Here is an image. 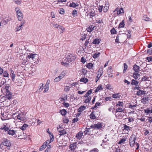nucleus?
Returning <instances> with one entry per match:
<instances>
[{"label": "nucleus", "mask_w": 152, "mask_h": 152, "mask_svg": "<svg viewBox=\"0 0 152 152\" xmlns=\"http://www.w3.org/2000/svg\"><path fill=\"white\" fill-rule=\"evenodd\" d=\"M21 132V130L15 131L13 129H9L8 131V133L9 135H12L15 137H17V136L21 135V134H20V132Z\"/></svg>", "instance_id": "2"}, {"label": "nucleus", "mask_w": 152, "mask_h": 152, "mask_svg": "<svg viewBox=\"0 0 152 152\" xmlns=\"http://www.w3.org/2000/svg\"><path fill=\"white\" fill-rule=\"evenodd\" d=\"M124 13L123 9L122 7H121L119 10H118L117 14L119 15L121 13Z\"/></svg>", "instance_id": "44"}, {"label": "nucleus", "mask_w": 152, "mask_h": 152, "mask_svg": "<svg viewBox=\"0 0 152 152\" xmlns=\"http://www.w3.org/2000/svg\"><path fill=\"white\" fill-rule=\"evenodd\" d=\"M63 121L64 123L67 124L69 122V120L68 118H64Z\"/></svg>", "instance_id": "61"}, {"label": "nucleus", "mask_w": 152, "mask_h": 152, "mask_svg": "<svg viewBox=\"0 0 152 152\" xmlns=\"http://www.w3.org/2000/svg\"><path fill=\"white\" fill-rule=\"evenodd\" d=\"M128 68V66L126 63L124 64V69L123 70V73H125Z\"/></svg>", "instance_id": "52"}, {"label": "nucleus", "mask_w": 152, "mask_h": 152, "mask_svg": "<svg viewBox=\"0 0 152 152\" xmlns=\"http://www.w3.org/2000/svg\"><path fill=\"white\" fill-rule=\"evenodd\" d=\"M70 88L68 86H66L64 89V91L66 92L69 91L70 90Z\"/></svg>", "instance_id": "54"}, {"label": "nucleus", "mask_w": 152, "mask_h": 152, "mask_svg": "<svg viewBox=\"0 0 152 152\" xmlns=\"http://www.w3.org/2000/svg\"><path fill=\"white\" fill-rule=\"evenodd\" d=\"M145 94V91L140 89L139 91L137 92V94L139 96L140 95H143Z\"/></svg>", "instance_id": "35"}, {"label": "nucleus", "mask_w": 152, "mask_h": 152, "mask_svg": "<svg viewBox=\"0 0 152 152\" xmlns=\"http://www.w3.org/2000/svg\"><path fill=\"white\" fill-rule=\"evenodd\" d=\"M90 128H86L85 129V130L84 132V133L86 134H90Z\"/></svg>", "instance_id": "30"}, {"label": "nucleus", "mask_w": 152, "mask_h": 152, "mask_svg": "<svg viewBox=\"0 0 152 152\" xmlns=\"http://www.w3.org/2000/svg\"><path fill=\"white\" fill-rule=\"evenodd\" d=\"M16 117L18 119L21 121H24L26 119L25 115L23 113H20L17 115Z\"/></svg>", "instance_id": "10"}, {"label": "nucleus", "mask_w": 152, "mask_h": 152, "mask_svg": "<svg viewBox=\"0 0 152 152\" xmlns=\"http://www.w3.org/2000/svg\"><path fill=\"white\" fill-rule=\"evenodd\" d=\"M43 86V84L42 83H41V84H40V85H39V92H41L42 91L43 89V88H44Z\"/></svg>", "instance_id": "43"}, {"label": "nucleus", "mask_w": 152, "mask_h": 152, "mask_svg": "<svg viewBox=\"0 0 152 152\" xmlns=\"http://www.w3.org/2000/svg\"><path fill=\"white\" fill-rule=\"evenodd\" d=\"M81 82H83L84 83H86L88 81V80L87 78L83 77L81 78L80 80Z\"/></svg>", "instance_id": "39"}, {"label": "nucleus", "mask_w": 152, "mask_h": 152, "mask_svg": "<svg viewBox=\"0 0 152 152\" xmlns=\"http://www.w3.org/2000/svg\"><path fill=\"white\" fill-rule=\"evenodd\" d=\"M100 54V52H98L97 53H95L93 55V56L94 58H96L99 56Z\"/></svg>", "instance_id": "42"}, {"label": "nucleus", "mask_w": 152, "mask_h": 152, "mask_svg": "<svg viewBox=\"0 0 152 152\" xmlns=\"http://www.w3.org/2000/svg\"><path fill=\"white\" fill-rule=\"evenodd\" d=\"M101 40L98 39H94L92 42V43L95 45L99 44Z\"/></svg>", "instance_id": "24"}, {"label": "nucleus", "mask_w": 152, "mask_h": 152, "mask_svg": "<svg viewBox=\"0 0 152 152\" xmlns=\"http://www.w3.org/2000/svg\"><path fill=\"white\" fill-rule=\"evenodd\" d=\"M149 100V98L148 97H145L141 99V102L143 104H146Z\"/></svg>", "instance_id": "20"}, {"label": "nucleus", "mask_w": 152, "mask_h": 152, "mask_svg": "<svg viewBox=\"0 0 152 152\" xmlns=\"http://www.w3.org/2000/svg\"><path fill=\"white\" fill-rule=\"evenodd\" d=\"M123 104H124V103L123 102L119 101L116 104V107H118V106H119V107H124Z\"/></svg>", "instance_id": "38"}, {"label": "nucleus", "mask_w": 152, "mask_h": 152, "mask_svg": "<svg viewBox=\"0 0 152 152\" xmlns=\"http://www.w3.org/2000/svg\"><path fill=\"white\" fill-rule=\"evenodd\" d=\"M63 104L64 106L66 107H68L69 106V104L66 102H64L63 103Z\"/></svg>", "instance_id": "62"}, {"label": "nucleus", "mask_w": 152, "mask_h": 152, "mask_svg": "<svg viewBox=\"0 0 152 152\" xmlns=\"http://www.w3.org/2000/svg\"><path fill=\"white\" fill-rule=\"evenodd\" d=\"M140 76V75L138 73H134L133 75V77L136 80L138 79Z\"/></svg>", "instance_id": "28"}, {"label": "nucleus", "mask_w": 152, "mask_h": 152, "mask_svg": "<svg viewBox=\"0 0 152 152\" xmlns=\"http://www.w3.org/2000/svg\"><path fill=\"white\" fill-rule=\"evenodd\" d=\"M103 6L102 5H99L98 7V10L99 12H102Z\"/></svg>", "instance_id": "53"}, {"label": "nucleus", "mask_w": 152, "mask_h": 152, "mask_svg": "<svg viewBox=\"0 0 152 152\" xmlns=\"http://www.w3.org/2000/svg\"><path fill=\"white\" fill-rule=\"evenodd\" d=\"M108 6L105 5L103 9V11L105 12H106L108 9Z\"/></svg>", "instance_id": "57"}, {"label": "nucleus", "mask_w": 152, "mask_h": 152, "mask_svg": "<svg viewBox=\"0 0 152 152\" xmlns=\"http://www.w3.org/2000/svg\"><path fill=\"white\" fill-rule=\"evenodd\" d=\"M86 67L88 69H92L94 67V65L92 63H89L87 64L86 65Z\"/></svg>", "instance_id": "37"}, {"label": "nucleus", "mask_w": 152, "mask_h": 152, "mask_svg": "<svg viewBox=\"0 0 152 152\" xmlns=\"http://www.w3.org/2000/svg\"><path fill=\"white\" fill-rule=\"evenodd\" d=\"M104 137V139L102 141L104 142L105 144H108L110 143V141L109 139H107L106 137V135Z\"/></svg>", "instance_id": "29"}, {"label": "nucleus", "mask_w": 152, "mask_h": 152, "mask_svg": "<svg viewBox=\"0 0 152 152\" xmlns=\"http://www.w3.org/2000/svg\"><path fill=\"white\" fill-rule=\"evenodd\" d=\"M103 73V68L102 66L100 67L97 73V75L95 79L96 82H97L99 79L100 77L102 75Z\"/></svg>", "instance_id": "4"}, {"label": "nucleus", "mask_w": 152, "mask_h": 152, "mask_svg": "<svg viewBox=\"0 0 152 152\" xmlns=\"http://www.w3.org/2000/svg\"><path fill=\"white\" fill-rule=\"evenodd\" d=\"M59 12L60 14H63L64 12V10L63 8H61L59 9Z\"/></svg>", "instance_id": "58"}, {"label": "nucleus", "mask_w": 152, "mask_h": 152, "mask_svg": "<svg viewBox=\"0 0 152 152\" xmlns=\"http://www.w3.org/2000/svg\"><path fill=\"white\" fill-rule=\"evenodd\" d=\"M90 118H91L92 119H95L96 118V117H95L93 112H92L91 113V114L90 115Z\"/></svg>", "instance_id": "51"}, {"label": "nucleus", "mask_w": 152, "mask_h": 152, "mask_svg": "<svg viewBox=\"0 0 152 152\" xmlns=\"http://www.w3.org/2000/svg\"><path fill=\"white\" fill-rule=\"evenodd\" d=\"M69 62H68V59L66 58L61 62V64L64 66L67 67L69 65Z\"/></svg>", "instance_id": "12"}, {"label": "nucleus", "mask_w": 152, "mask_h": 152, "mask_svg": "<svg viewBox=\"0 0 152 152\" xmlns=\"http://www.w3.org/2000/svg\"><path fill=\"white\" fill-rule=\"evenodd\" d=\"M103 88L102 86L101 85H100L96 88V89L95 90V92H98L100 90H102Z\"/></svg>", "instance_id": "32"}, {"label": "nucleus", "mask_w": 152, "mask_h": 152, "mask_svg": "<svg viewBox=\"0 0 152 152\" xmlns=\"http://www.w3.org/2000/svg\"><path fill=\"white\" fill-rule=\"evenodd\" d=\"M91 96H89L86 99L84 102L85 103H88L91 101Z\"/></svg>", "instance_id": "47"}, {"label": "nucleus", "mask_w": 152, "mask_h": 152, "mask_svg": "<svg viewBox=\"0 0 152 152\" xmlns=\"http://www.w3.org/2000/svg\"><path fill=\"white\" fill-rule=\"evenodd\" d=\"M15 11L17 15V17L18 20L21 21L23 19V14L18 7H16L15 8Z\"/></svg>", "instance_id": "3"}, {"label": "nucleus", "mask_w": 152, "mask_h": 152, "mask_svg": "<svg viewBox=\"0 0 152 152\" xmlns=\"http://www.w3.org/2000/svg\"><path fill=\"white\" fill-rule=\"evenodd\" d=\"M27 58H28L29 59L31 58L33 62L35 63L38 60L39 56H38L36 54H32L31 53L28 56Z\"/></svg>", "instance_id": "5"}, {"label": "nucleus", "mask_w": 152, "mask_h": 152, "mask_svg": "<svg viewBox=\"0 0 152 152\" xmlns=\"http://www.w3.org/2000/svg\"><path fill=\"white\" fill-rule=\"evenodd\" d=\"M53 141V137H52L50 139V140H47L39 148V150L42 151L44 150L48 145Z\"/></svg>", "instance_id": "6"}, {"label": "nucleus", "mask_w": 152, "mask_h": 152, "mask_svg": "<svg viewBox=\"0 0 152 152\" xmlns=\"http://www.w3.org/2000/svg\"><path fill=\"white\" fill-rule=\"evenodd\" d=\"M99 150L97 148H95L93 149L90 152H98Z\"/></svg>", "instance_id": "64"}, {"label": "nucleus", "mask_w": 152, "mask_h": 152, "mask_svg": "<svg viewBox=\"0 0 152 152\" xmlns=\"http://www.w3.org/2000/svg\"><path fill=\"white\" fill-rule=\"evenodd\" d=\"M139 83V82L138 80H136L134 79H132V80L131 84L132 85H137Z\"/></svg>", "instance_id": "23"}, {"label": "nucleus", "mask_w": 152, "mask_h": 152, "mask_svg": "<svg viewBox=\"0 0 152 152\" xmlns=\"http://www.w3.org/2000/svg\"><path fill=\"white\" fill-rule=\"evenodd\" d=\"M86 107L84 106H81L78 109V111L79 112H81L83 110L86 109Z\"/></svg>", "instance_id": "31"}, {"label": "nucleus", "mask_w": 152, "mask_h": 152, "mask_svg": "<svg viewBox=\"0 0 152 152\" xmlns=\"http://www.w3.org/2000/svg\"><path fill=\"white\" fill-rule=\"evenodd\" d=\"M125 24L124 20H123L119 24V28H123L124 27Z\"/></svg>", "instance_id": "50"}, {"label": "nucleus", "mask_w": 152, "mask_h": 152, "mask_svg": "<svg viewBox=\"0 0 152 152\" xmlns=\"http://www.w3.org/2000/svg\"><path fill=\"white\" fill-rule=\"evenodd\" d=\"M89 39H88V40H87L86 41L85 43L84 44V47H85V48L86 47L88 46V44L89 43Z\"/></svg>", "instance_id": "60"}, {"label": "nucleus", "mask_w": 152, "mask_h": 152, "mask_svg": "<svg viewBox=\"0 0 152 152\" xmlns=\"http://www.w3.org/2000/svg\"><path fill=\"white\" fill-rule=\"evenodd\" d=\"M50 80H48L47 81L46 84L44 87V90L43 91L44 93H45L48 91L49 89V85L50 84Z\"/></svg>", "instance_id": "13"}, {"label": "nucleus", "mask_w": 152, "mask_h": 152, "mask_svg": "<svg viewBox=\"0 0 152 152\" xmlns=\"http://www.w3.org/2000/svg\"><path fill=\"white\" fill-rule=\"evenodd\" d=\"M121 96L119 93L115 94L112 95L113 98L116 99H120Z\"/></svg>", "instance_id": "18"}, {"label": "nucleus", "mask_w": 152, "mask_h": 152, "mask_svg": "<svg viewBox=\"0 0 152 152\" xmlns=\"http://www.w3.org/2000/svg\"><path fill=\"white\" fill-rule=\"evenodd\" d=\"M83 133L81 132H79L76 135V137L78 139L80 140L81 138L83 136Z\"/></svg>", "instance_id": "19"}, {"label": "nucleus", "mask_w": 152, "mask_h": 152, "mask_svg": "<svg viewBox=\"0 0 152 152\" xmlns=\"http://www.w3.org/2000/svg\"><path fill=\"white\" fill-rule=\"evenodd\" d=\"M59 113H60L63 116H64L66 115L67 111L64 109H63L59 111Z\"/></svg>", "instance_id": "27"}, {"label": "nucleus", "mask_w": 152, "mask_h": 152, "mask_svg": "<svg viewBox=\"0 0 152 152\" xmlns=\"http://www.w3.org/2000/svg\"><path fill=\"white\" fill-rule=\"evenodd\" d=\"M3 75L5 77H8L9 74L8 72L6 71H5L3 72Z\"/></svg>", "instance_id": "56"}, {"label": "nucleus", "mask_w": 152, "mask_h": 152, "mask_svg": "<svg viewBox=\"0 0 152 152\" xmlns=\"http://www.w3.org/2000/svg\"><path fill=\"white\" fill-rule=\"evenodd\" d=\"M28 126V125L26 124H24L22 126H21L20 129H21L22 130H25L26 128Z\"/></svg>", "instance_id": "41"}, {"label": "nucleus", "mask_w": 152, "mask_h": 152, "mask_svg": "<svg viewBox=\"0 0 152 152\" xmlns=\"http://www.w3.org/2000/svg\"><path fill=\"white\" fill-rule=\"evenodd\" d=\"M10 76L11 77L12 80V81H14L15 79V74L13 71L12 69L10 70Z\"/></svg>", "instance_id": "15"}, {"label": "nucleus", "mask_w": 152, "mask_h": 152, "mask_svg": "<svg viewBox=\"0 0 152 152\" xmlns=\"http://www.w3.org/2000/svg\"><path fill=\"white\" fill-rule=\"evenodd\" d=\"M135 140L136 138L133 135L131 136L129 139V144L131 147H133L134 146Z\"/></svg>", "instance_id": "7"}, {"label": "nucleus", "mask_w": 152, "mask_h": 152, "mask_svg": "<svg viewBox=\"0 0 152 152\" xmlns=\"http://www.w3.org/2000/svg\"><path fill=\"white\" fill-rule=\"evenodd\" d=\"M66 58L68 59V62H70L75 60L76 58V57L74 54H69V55L67 56Z\"/></svg>", "instance_id": "9"}, {"label": "nucleus", "mask_w": 152, "mask_h": 152, "mask_svg": "<svg viewBox=\"0 0 152 152\" xmlns=\"http://www.w3.org/2000/svg\"><path fill=\"white\" fill-rule=\"evenodd\" d=\"M137 105L136 104L132 105H129V108H130L132 110H136L135 107L137 106Z\"/></svg>", "instance_id": "36"}, {"label": "nucleus", "mask_w": 152, "mask_h": 152, "mask_svg": "<svg viewBox=\"0 0 152 152\" xmlns=\"http://www.w3.org/2000/svg\"><path fill=\"white\" fill-rule=\"evenodd\" d=\"M79 6V4L78 3H71L69 4V6L71 7L75 8L76 7H77Z\"/></svg>", "instance_id": "26"}, {"label": "nucleus", "mask_w": 152, "mask_h": 152, "mask_svg": "<svg viewBox=\"0 0 152 152\" xmlns=\"http://www.w3.org/2000/svg\"><path fill=\"white\" fill-rule=\"evenodd\" d=\"M77 11L76 10H74L72 11V13L73 16H75L77 14Z\"/></svg>", "instance_id": "59"}, {"label": "nucleus", "mask_w": 152, "mask_h": 152, "mask_svg": "<svg viewBox=\"0 0 152 152\" xmlns=\"http://www.w3.org/2000/svg\"><path fill=\"white\" fill-rule=\"evenodd\" d=\"M66 74V72L64 71H63L61 74H60L59 76L61 78H63L64 77Z\"/></svg>", "instance_id": "49"}, {"label": "nucleus", "mask_w": 152, "mask_h": 152, "mask_svg": "<svg viewBox=\"0 0 152 152\" xmlns=\"http://www.w3.org/2000/svg\"><path fill=\"white\" fill-rule=\"evenodd\" d=\"M15 3L18 4H20L21 3V0H13Z\"/></svg>", "instance_id": "55"}, {"label": "nucleus", "mask_w": 152, "mask_h": 152, "mask_svg": "<svg viewBox=\"0 0 152 152\" xmlns=\"http://www.w3.org/2000/svg\"><path fill=\"white\" fill-rule=\"evenodd\" d=\"M22 27L21 26H17L15 28V31H18L22 29Z\"/></svg>", "instance_id": "48"}, {"label": "nucleus", "mask_w": 152, "mask_h": 152, "mask_svg": "<svg viewBox=\"0 0 152 152\" xmlns=\"http://www.w3.org/2000/svg\"><path fill=\"white\" fill-rule=\"evenodd\" d=\"M126 138H123L121 139L119 141L118 143V144H121L124 143V142L126 141Z\"/></svg>", "instance_id": "46"}, {"label": "nucleus", "mask_w": 152, "mask_h": 152, "mask_svg": "<svg viewBox=\"0 0 152 152\" xmlns=\"http://www.w3.org/2000/svg\"><path fill=\"white\" fill-rule=\"evenodd\" d=\"M92 90L91 89L88 91L86 94L84 96V97H87L88 96H89L90 94H91L92 92Z\"/></svg>", "instance_id": "40"}, {"label": "nucleus", "mask_w": 152, "mask_h": 152, "mask_svg": "<svg viewBox=\"0 0 152 152\" xmlns=\"http://www.w3.org/2000/svg\"><path fill=\"white\" fill-rule=\"evenodd\" d=\"M140 67L139 66L135 65L133 66V69L135 72H137L139 71Z\"/></svg>", "instance_id": "25"}, {"label": "nucleus", "mask_w": 152, "mask_h": 152, "mask_svg": "<svg viewBox=\"0 0 152 152\" xmlns=\"http://www.w3.org/2000/svg\"><path fill=\"white\" fill-rule=\"evenodd\" d=\"M94 27V26L91 25L89 27L86 29V30L88 32H91L93 31Z\"/></svg>", "instance_id": "16"}, {"label": "nucleus", "mask_w": 152, "mask_h": 152, "mask_svg": "<svg viewBox=\"0 0 152 152\" xmlns=\"http://www.w3.org/2000/svg\"><path fill=\"white\" fill-rule=\"evenodd\" d=\"M113 152H122L121 150L119 148L118 146L113 148Z\"/></svg>", "instance_id": "33"}, {"label": "nucleus", "mask_w": 152, "mask_h": 152, "mask_svg": "<svg viewBox=\"0 0 152 152\" xmlns=\"http://www.w3.org/2000/svg\"><path fill=\"white\" fill-rule=\"evenodd\" d=\"M9 127H7L6 125H4L3 126H1L0 128V129L1 130H4L5 132L8 131L9 130Z\"/></svg>", "instance_id": "22"}, {"label": "nucleus", "mask_w": 152, "mask_h": 152, "mask_svg": "<svg viewBox=\"0 0 152 152\" xmlns=\"http://www.w3.org/2000/svg\"><path fill=\"white\" fill-rule=\"evenodd\" d=\"M59 135L60 136L66 134V132L64 129H62L59 131Z\"/></svg>", "instance_id": "34"}, {"label": "nucleus", "mask_w": 152, "mask_h": 152, "mask_svg": "<svg viewBox=\"0 0 152 152\" xmlns=\"http://www.w3.org/2000/svg\"><path fill=\"white\" fill-rule=\"evenodd\" d=\"M117 107V108L116 109V112H122L124 110V107Z\"/></svg>", "instance_id": "17"}, {"label": "nucleus", "mask_w": 152, "mask_h": 152, "mask_svg": "<svg viewBox=\"0 0 152 152\" xmlns=\"http://www.w3.org/2000/svg\"><path fill=\"white\" fill-rule=\"evenodd\" d=\"M76 147L77 146L75 143L71 144L69 146L70 149H71L72 151H74L76 148Z\"/></svg>", "instance_id": "21"}, {"label": "nucleus", "mask_w": 152, "mask_h": 152, "mask_svg": "<svg viewBox=\"0 0 152 152\" xmlns=\"http://www.w3.org/2000/svg\"><path fill=\"white\" fill-rule=\"evenodd\" d=\"M62 78L59 76H58L54 80V82H57L59 81Z\"/></svg>", "instance_id": "45"}, {"label": "nucleus", "mask_w": 152, "mask_h": 152, "mask_svg": "<svg viewBox=\"0 0 152 152\" xmlns=\"http://www.w3.org/2000/svg\"><path fill=\"white\" fill-rule=\"evenodd\" d=\"M2 143L3 145L4 146H7V147H10L11 145L10 141L7 139L4 138V139Z\"/></svg>", "instance_id": "11"}, {"label": "nucleus", "mask_w": 152, "mask_h": 152, "mask_svg": "<svg viewBox=\"0 0 152 152\" xmlns=\"http://www.w3.org/2000/svg\"><path fill=\"white\" fill-rule=\"evenodd\" d=\"M2 87L1 91L2 93L5 95V96H0V101L4 102L6 99L7 98L8 99H10L12 97V95L11 92L10 91V86L9 85H5L1 86Z\"/></svg>", "instance_id": "1"}, {"label": "nucleus", "mask_w": 152, "mask_h": 152, "mask_svg": "<svg viewBox=\"0 0 152 152\" xmlns=\"http://www.w3.org/2000/svg\"><path fill=\"white\" fill-rule=\"evenodd\" d=\"M147 53L149 54L152 55V48L148 49L147 51Z\"/></svg>", "instance_id": "63"}, {"label": "nucleus", "mask_w": 152, "mask_h": 152, "mask_svg": "<svg viewBox=\"0 0 152 152\" xmlns=\"http://www.w3.org/2000/svg\"><path fill=\"white\" fill-rule=\"evenodd\" d=\"M102 124L101 123L99 122L97 124H95L92 125L90 126L91 128H92L95 129H99L102 128Z\"/></svg>", "instance_id": "8"}, {"label": "nucleus", "mask_w": 152, "mask_h": 152, "mask_svg": "<svg viewBox=\"0 0 152 152\" xmlns=\"http://www.w3.org/2000/svg\"><path fill=\"white\" fill-rule=\"evenodd\" d=\"M112 66H110L108 67V75L109 77H113V75H112Z\"/></svg>", "instance_id": "14"}]
</instances>
